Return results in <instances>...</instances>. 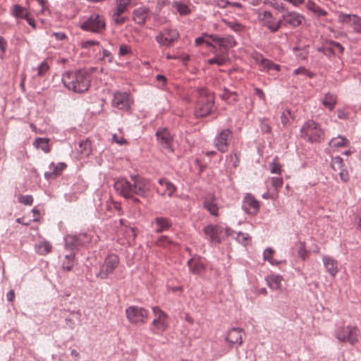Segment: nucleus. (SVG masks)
Wrapping results in <instances>:
<instances>
[{"label": "nucleus", "mask_w": 361, "mask_h": 361, "mask_svg": "<svg viewBox=\"0 0 361 361\" xmlns=\"http://www.w3.org/2000/svg\"><path fill=\"white\" fill-rule=\"evenodd\" d=\"M216 109L214 94L205 87L197 89V102L194 112L195 117H206Z\"/></svg>", "instance_id": "3"}, {"label": "nucleus", "mask_w": 361, "mask_h": 361, "mask_svg": "<svg viewBox=\"0 0 361 361\" xmlns=\"http://www.w3.org/2000/svg\"><path fill=\"white\" fill-rule=\"evenodd\" d=\"M132 181L126 178H120L114 182V187L116 191L126 199H132L133 202H138L139 200L135 195L145 197L149 189L148 181L139 176H131Z\"/></svg>", "instance_id": "1"}, {"label": "nucleus", "mask_w": 361, "mask_h": 361, "mask_svg": "<svg viewBox=\"0 0 361 361\" xmlns=\"http://www.w3.org/2000/svg\"><path fill=\"white\" fill-rule=\"evenodd\" d=\"M132 0H116V8L115 11L118 13H124Z\"/></svg>", "instance_id": "42"}, {"label": "nucleus", "mask_w": 361, "mask_h": 361, "mask_svg": "<svg viewBox=\"0 0 361 361\" xmlns=\"http://www.w3.org/2000/svg\"><path fill=\"white\" fill-rule=\"evenodd\" d=\"M66 164L63 162H59L56 165L52 162L49 165L50 169L54 171V174H55V176L56 177L61 175V172L66 169Z\"/></svg>", "instance_id": "41"}, {"label": "nucleus", "mask_w": 361, "mask_h": 361, "mask_svg": "<svg viewBox=\"0 0 361 361\" xmlns=\"http://www.w3.org/2000/svg\"><path fill=\"white\" fill-rule=\"evenodd\" d=\"M12 14L16 18H23V19L27 18V16L29 15L26 8L24 7H22L21 6H20L18 4H15L13 6V8L12 9Z\"/></svg>", "instance_id": "36"}, {"label": "nucleus", "mask_w": 361, "mask_h": 361, "mask_svg": "<svg viewBox=\"0 0 361 361\" xmlns=\"http://www.w3.org/2000/svg\"><path fill=\"white\" fill-rule=\"evenodd\" d=\"M91 70L80 68L76 71H66L63 73L61 80L63 85L75 93L87 92L91 85Z\"/></svg>", "instance_id": "2"}, {"label": "nucleus", "mask_w": 361, "mask_h": 361, "mask_svg": "<svg viewBox=\"0 0 361 361\" xmlns=\"http://www.w3.org/2000/svg\"><path fill=\"white\" fill-rule=\"evenodd\" d=\"M127 319L132 324H144L148 318V311L138 306H130L126 310Z\"/></svg>", "instance_id": "9"}, {"label": "nucleus", "mask_w": 361, "mask_h": 361, "mask_svg": "<svg viewBox=\"0 0 361 361\" xmlns=\"http://www.w3.org/2000/svg\"><path fill=\"white\" fill-rule=\"evenodd\" d=\"M156 136L159 143L165 149L172 150L171 143L173 141V136L169 131L168 128H163L159 129L156 132Z\"/></svg>", "instance_id": "18"}, {"label": "nucleus", "mask_w": 361, "mask_h": 361, "mask_svg": "<svg viewBox=\"0 0 361 361\" xmlns=\"http://www.w3.org/2000/svg\"><path fill=\"white\" fill-rule=\"evenodd\" d=\"M149 8L142 6L133 11V19L137 24L144 25L149 16Z\"/></svg>", "instance_id": "23"}, {"label": "nucleus", "mask_w": 361, "mask_h": 361, "mask_svg": "<svg viewBox=\"0 0 361 361\" xmlns=\"http://www.w3.org/2000/svg\"><path fill=\"white\" fill-rule=\"evenodd\" d=\"M52 35H53V36L55 37V38L57 40H59V41L63 40L67 38L66 35L64 32H54Z\"/></svg>", "instance_id": "64"}, {"label": "nucleus", "mask_w": 361, "mask_h": 361, "mask_svg": "<svg viewBox=\"0 0 361 361\" xmlns=\"http://www.w3.org/2000/svg\"><path fill=\"white\" fill-rule=\"evenodd\" d=\"M231 4L230 1H225V0H217L215 2V5L218 6L219 8H225L228 5Z\"/></svg>", "instance_id": "63"}, {"label": "nucleus", "mask_w": 361, "mask_h": 361, "mask_svg": "<svg viewBox=\"0 0 361 361\" xmlns=\"http://www.w3.org/2000/svg\"><path fill=\"white\" fill-rule=\"evenodd\" d=\"M232 138L233 131L229 128L224 129L216 135L214 145L219 152L224 153L228 151Z\"/></svg>", "instance_id": "10"}, {"label": "nucleus", "mask_w": 361, "mask_h": 361, "mask_svg": "<svg viewBox=\"0 0 361 361\" xmlns=\"http://www.w3.org/2000/svg\"><path fill=\"white\" fill-rule=\"evenodd\" d=\"M235 240L239 242L240 243L243 244L244 245H246L250 240V237L248 234L244 233L242 232H238L236 235Z\"/></svg>", "instance_id": "51"}, {"label": "nucleus", "mask_w": 361, "mask_h": 361, "mask_svg": "<svg viewBox=\"0 0 361 361\" xmlns=\"http://www.w3.org/2000/svg\"><path fill=\"white\" fill-rule=\"evenodd\" d=\"M130 52V47L126 44H122L120 46L119 48V56H124Z\"/></svg>", "instance_id": "56"}, {"label": "nucleus", "mask_w": 361, "mask_h": 361, "mask_svg": "<svg viewBox=\"0 0 361 361\" xmlns=\"http://www.w3.org/2000/svg\"><path fill=\"white\" fill-rule=\"evenodd\" d=\"M318 51L322 52L325 56L328 57L335 56L334 49L331 46L329 41H328L322 47L318 49Z\"/></svg>", "instance_id": "44"}, {"label": "nucleus", "mask_w": 361, "mask_h": 361, "mask_svg": "<svg viewBox=\"0 0 361 361\" xmlns=\"http://www.w3.org/2000/svg\"><path fill=\"white\" fill-rule=\"evenodd\" d=\"M49 141V140L48 138L37 137L35 140L33 145L36 148L41 149L44 152L49 153L50 152Z\"/></svg>", "instance_id": "32"}, {"label": "nucleus", "mask_w": 361, "mask_h": 361, "mask_svg": "<svg viewBox=\"0 0 361 361\" xmlns=\"http://www.w3.org/2000/svg\"><path fill=\"white\" fill-rule=\"evenodd\" d=\"M359 335V329L352 326L338 327L335 331V336L339 341L349 342L352 345L358 341Z\"/></svg>", "instance_id": "6"}, {"label": "nucleus", "mask_w": 361, "mask_h": 361, "mask_svg": "<svg viewBox=\"0 0 361 361\" xmlns=\"http://www.w3.org/2000/svg\"><path fill=\"white\" fill-rule=\"evenodd\" d=\"M216 45H218L220 49L228 50L236 45V41L233 36L226 35L225 37H220Z\"/></svg>", "instance_id": "25"}, {"label": "nucleus", "mask_w": 361, "mask_h": 361, "mask_svg": "<svg viewBox=\"0 0 361 361\" xmlns=\"http://www.w3.org/2000/svg\"><path fill=\"white\" fill-rule=\"evenodd\" d=\"M273 253H274V250L272 248H271V247L266 248L263 253L264 259V260L270 262L271 264H278L279 262L274 261L271 257V255H273Z\"/></svg>", "instance_id": "48"}, {"label": "nucleus", "mask_w": 361, "mask_h": 361, "mask_svg": "<svg viewBox=\"0 0 361 361\" xmlns=\"http://www.w3.org/2000/svg\"><path fill=\"white\" fill-rule=\"evenodd\" d=\"M298 255L303 259L305 260V258H306V256H307V250L305 249V243H301V245L300 247H299L298 249Z\"/></svg>", "instance_id": "58"}, {"label": "nucleus", "mask_w": 361, "mask_h": 361, "mask_svg": "<svg viewBox=\"0 0 361 361\" xmlns=\"http://www.w3.org/2000/svg\"><path fill=\"white\" fill-rule=\"evenodd\" d=\"M330 44L334 49L335 56H339L344 51V47L338 42L334 40H329Z\"/></svg>", "instance_id": "45"}, {"label": "nucleus", "mask_w": 361, "mask_h": 361, "mask_svg": "<svg viewBox=\"0 0 361 361\" xmlns=\"http://www.w3.org/2000/svg\"><path fill=\"white\" fill-rule=\"evenodd\" d=\"M49 66L46 61L42 62L39 66L37 68V75L38 77H43L45 75L47 72L49 71Z\"/></svg>", "instance_id": "46"}, {"label": "nucleus", "mask_w": 361, "mask_h": 361, "mask_svg": "<svg viewBox=\"0 0 361 361\" xmlns=\"http://www.w3.org/2000/svg\"><path fill=\"white\" fill-rule=\"evenodd\" d=\"M281 171V165L279 163V157H275L270 163V171L271 173L280 175Z\"/></svg>", "instance_id": "40"}, {"label": "nucleus", "mask_w": 361, "mask_h": 361, "mask_svg": "<svg viewBox=\"0 0 361 361\" xmlns=\"http://www.w3.org/2000/svg\"><path fill=\"white\" fill-rule=\"evenodd\" d=\"M348 143L349 141L345 137L339 135L337 137L332 138L329 142V145L333 147L338 148L343 147Z\"/></svg>", "instance_id": "37"}, {"label": "nucleus", "mask_w": 361, "mask_h": 361, "mask_svg": "<svg viewBox=\"0 0 361 361\" xmlns=\"http://www.w3.org/2000/svg\"><path fill=\"white\" fill-rule=\"evenodd\" d=\"M259 203L250 194L247 193L242 201V209L247 214L255 216L259 210Z\"/></svg>", "instance_id": "15"}, {"label": "nucleus", "mask_w": 361, "mask_h": 361, "mask_svg": "<svg viewBox=\"0 0 361 361\" xmlns=\"http://www.w3.org/2000/svg\"><path fill=\"white\" fill-rule=\"evenodd\" d=\"M220 97L228 104H234L238 99L237 93L226 87L224 88L223 92L220 94Z\"/></svg>", "instance_id": "28"}, {"label": "nucleus", "mask_w": 361, "mask_h": 361, "mask_svg": "<svg viewBox=\"0 0 361 361\" xmlns=\"http://www.w3.org/2000/svg\"><path fill=\"white\" fill-rule=\"evenodd\" d=\"M243 334L242 329L233 327L228 331L224 341L230 348H233L235 345L237 346L241 345Z\"/></svg>", "instance_id": "16"}, {"label": "nucleus", "mask_w": 361, "mask_h": 361, "mask_svg": "<svg viewBox=\"0 0 361 361\" xmlns=\"http://www.w3.org/2000/svg\"><path fill=\"white\" fill-rule=\"evenodd\" d=\"M280 20H282V23L284 22L285 25L295 27L302 23L304 17L297 12L291 11L283 14Z\"/></svg>", "instance_id": "20"}, {"label": "nucleus", "mask_w": 361, "mask_h": 361, "mask_svg": "<svg viewBox=\"0 0 361 361\" xmlns=\"http://www.w3.org/2000/svg\"><path fill=\"white\" fill-rule=\"evenodd\" d=\"M271 6L276 10L279 11H282L286 9L285 6L282 3H279L275 0H273V1L271 2Z\"/></svg>", "instance_id": "57"}, {"label": "nucleus", "mask_w": 361, "mask_h": 361, "mask_svg": "<svg viewBox=\"0 0 361 361\" xmlns=\"http://www.w3.org/2000/svg\"><path fill=\"white\" fill-rule=\"evenodd\" d=\"M51 248V245L47 241L41 242L35 245L36 252L42 255H47L50 252Z\"/></svg>", "instance_id": "35"}, {"label": "nucleus", "mask_w": 361, "mask_h": 361, "mask_svg": "<svg viewBox=\"0 0 361 361\" xmlns=\"http://www.w3.org/2000/svg\"><path fill=\"white\" fill-rule=\"evenodd\" d=\"M187 264L190 271L194 274H201L205 270V266L200 260L194 261L192 259H190L188 261Z\"/></svg>", "instance_id": "29"}, {"label": "nucleus", "mask_w": 361, "mask_h": 361, "mask_svg": "<svg viewBox=\"0 0 361 361\" xmlns=\"http://www.w3.org/2000/svg\"><path fill=\"white\" fill-rule=\"evenodd\" d=\"M166 319V314H164L163 316L159 315L158 317H155L152 321V326H154L157 330L164 331L167 328Z\"/></svg>", "instance_id": "30"}, {"label": "nucleus", "mask_w": 361, "mask_h": 361, "mask_svg": "<svg viewBox=\"0 0 361 361\" xmlns=\"http://www.w3.org/2000/svg\"><path fill=\"white\" fill-rule=\"evenodd\" d=\"M18 200L25 205H32L33 203V197L32 195H26L19 197Z\"/></svg>", "instance_id": "53"}, {"label": "nucleus", "mask_w": 361, "mask_h": 361, "mask_svg": "<svg viewBox=\"0 0 361 361\" xmlns=\"http://www.w3.org/2000/svg\"><path fill=\"white\" fill-rule=\"evenodd\" d=\"M65 248L73 252L80 247L85 246L91 241V237L87 233H79L78 235H67L64 238Z\"/></svg>", "instance_id": "7"}, {"label": "nucleus", "mask_w": 361, "mask_h": 361, "mask_svg": "<svg viewBox=\"0 0 361 361\" xmlns=\"http://www.w3.org/2000/svg\"><path fill=\"white\" fill-rule=\"evenodd\" d=\"M332 167L336 170L335 166L337 165L338 168L340 169L342 167L343 165V159L340 157H336L332 159Z\"/></svg>", "instance_id": "60"}, {"label": "nucleus", "mask_w": 361, "mask_h": 361, "mask_svg": "<svg viewBox=\"0 0 361 361\" xmlns=\"http://www.w3.org/2000/svg\"><path fill=\"white\" fill-rule=\"evenodd\" d=\"M80 28L97 34L102 33L106 30L105 18L98 13H92L81 23Z\"/></svg>", "instance_id": "5"}, {"label": "nucleus", "mask_w": 361, "mask_h": 361, "mask_svg": "<svg viewBox=\"0 0 361 361\" xmlns=\"http://www.w3.org/2000/svg\"><path fill=\"white\" fill-rule=\"evenodd\" d=\"M294 75H303L310 78H313L314 73L306 69L305 67H299L293 71Z\"/></svg>", "instance_id": "50"}, {"label": "nucleus", "mask_w": 361, "mask_h": 361, "mask_svg": "<svg viewBox=\"0 0 361 361\" xmlns=\"http://www.w3.org/2000/svg\"><path fill=\"white\" fill-rule=\"evenodd\" d=\"M322 104L329 111H333L337 103V96L331 92H327L322 99Z\"/></svg>", "instance_id": "26"}, {"label": "nucleus", "mask_w": 361, "mask_h": 361, "mask_svg": "<svg viewBox=\"0 0 361 361\" xmlns=\"http://www.w3.org/2000/svg\"><path fill=\"white\" fill-rule=\"evenodd\" d=\"M260 130L262 133H271V127L267 118L259 119Z\"/></svg>", "instance_id": "47"}, {"label": "nucleus", "mask_w": 361, "mask_h": 361, "mask_svg": "<svg viewBox=\"0 0 361 361\" xmlns=\"http://www.w3.org/2000/svg\"><path fill=\"white\" fill-rule=\"evenodd\" d=\"M360 18L361 17L356 14L340 13L338 15V22L352 27L353 30H354Z\"/></svg>", "instance_id": "21"}, {"label": "nucleus", "mask_w": 361, "mask_h": 361, "mask_svg": "<svg viewBox=\"0 0 361 361\" xmlns=\"http://www.w3.org/2000/svg\"><path fill=\"white\" fill-rule=\"evenodd\" d=\"M258 19L264 26L267 27L273 33L277 32L282 25V20L275 22L272 13L269 11L259 13Z\"/></svg>", "instance_id": "12"}, {"label": "nucleus", "mask_w": 361, "mask_h": 361, "mask_svg": "<svg viewBox=\"0 0 361 361\" xmlns=\"http://www.w3.org/2000/svg\"><path fill=\"white\" fill-rule=\"evenodd\" d=\"M283 179L280 177H273L271 178V185L276 190H279L283 185Z\"/></svg>", "instance_id": "54"}, {"label": "nucleus", "mask_w": 361, "mask_h": 361, "mask_svg": "<svg viewBox=\"0 0 361 361\" xmlns=\"http://www.w3.org/2000/svg\"><path fill=\"white\" fill-rule=\"evenodd\" d=\"M152 226L154 233H161L169 231L172 226V221L167 217L159 216L154 219Z\"/></svg>", "instance_id": "17"}, {"label": "nucleus", "mask_w": 361, "mask_h": 361, "mask_svg": "<svg viewBox=\"0 0 361 361\" xmlns=\"http://www.w3.org/2000/svg\"><path fill=\"white\" fill-rule=\"evenodd\" d=\"M204 207L210 213V214L217 216L219 215V207L216 199L214 197L207 198L204 202Z\"/></svg>", "instance_id": "27"}, {"label": "nucleus", "mask_w": 361, "mask_h": 361, "mask_svg": "<svg viewBox=\"0 0 361 361\" xmlns=\"http://www.w3.org/2000/svg\"><path fill=\"white\" fill-rule=\"evenodd\" d=\"M281 281L282 277L281 276H273L268 281L269 286L274 290L280 289L281 286Z\"/></svg>", "instance_id": "38"}, {"label": "nucleus", "mask_w": 361, "mask_h": 361, "mask_svg": "<svg viewBox=\"0 0 361 361\" xmlns=\"http://www.w3.org/2000/svg\"><path fill=\"white\" fill-rule=\"evenodd\" d=\"M99 42L96 40H87L82 43V47L84 49H89L91 46L99 45Z\"/></svg>", "instance_id": "59"}, {"label": "nucleus", "mask_w": 361, "mask_h": 361, "mask_svg": "<svg viewBox=\"0 0 361 361\" xmlns=\"http://www.w3.org/2000/svg\"><path fill=\"white\" fill-rule=\"evenodd\" d=\"M301 137L309 142H321L324 138V131L313 120L306 121L300 128Z\"/></svg>", "instance_id": "4"}, {"label": "nucleus", "mask_w": 361, "mask_h": 361, "mask_svg": "<svg viewBox=\"0 0 361 361\" xmlns=\"http://www.w3.org/2000/svg\"><path fill=\"white\" fill-rule=\"evenodd\" d=\"M208 63L209 64H217L219 66H222L225 63V59L221 56H215L214 58L209 59L208 60Z\"/></svg>", "instance_id": "55"}, {"label": "nucleus", "mask_w": 361, "mask_h": 361, "mask_svg": "<svg viewBox=\"0 0 361 361\" xmlns=\"http://www.w3.org/2000/svg\"><path fill=\"white\" fill-rule=\"evenodd\" d=\"M179 37V32L176 29L165 28L156 37L157 42L164 47L171 46Z\"/></svg>", "instance_id": "11"}, {"label": "nucleus", "mask_w": 361, "mask_h": 361, "mask_svg": "<svg viewBox=\"0 0 361 361\" xmlns=\"http://www.w3.org/2000/svg\"><path fill=\"white\" fill-rule=\"evenodd\" d=\"M306 8L316 14L317 16H325L327 13L326 11L320 8L318 5L312 1H308L306 3Z\"/></svg>", "instance_id": "34"}, {"label": "nucleus", "mask_w": 361, "mask_h": 361, "mask_svg": "<svg viewBox=\"0 0 361 361\" xmlns=\"http://www.w3.org/2000/svg\"><path fill=\"white\" fill-rule=\"evenodd\" d=\"M119 257L115 254L108 255L104 259V262L100 266L99 272L96 276L101 279H105L108 276L112 274L119 264Z\"/></svg>", "instance_id": "8"}, {"label": "nucleus", "mask_w": 361, "mask_h": 361, "mask_svg": "<svg viewBox=\"0 0 361 361\" xmlns=\"http://www.w3.org/2000/svg\"><path fill=\"white\" fill-rule=\"evenodd\" d=\"M123 13H118V11H115L112 14V18L116 24L123 25L126 22V18L121 16Z\"/></svg>", "instance_id": "49"}, {"label": "nucleus", "mask_w": 361, "mask_h": 361, "mask_svg": "<svg viewBox=\"0 0 361 361\" xmlns=\"http://www.w3.org/2000/svg\"><path fill=\"white\" fill-rule=\"evenodd\" d=\"M131 99L128 93L126 92H116L114 94L112 100L113 106L123 111L130 109Z\"/></svg>", "instance_id": "14"}, {"label": "nucleus", "mask_w": 361, "mask_h": 361, "mask_svg": "<svg viewBox=\"0 0 361 361\" xmlns=\"http://www.w3.org/2000/svg\"><path fill=\"white\" fill-rule=\"evenodd\" d=\"M125 233L127 235L128 240H135L137 236L136 228L135 227H127Z\"/></svg>", "instance_id": "52"}, {"label": "nucleus", "mask_w": 361, "mask_h": 361, "mask_svg": "<svg viewBox=\"0 0 361 361\" xmlns=\"http://www.w3.org/2000/svg\"><path fill=\"white\" fill-rule=\"evenodd\" d=\"M255 60L256 62L260 65L261 71H269L271 70V65L273 63L272 61L264 58L262 54L257 56Z\"/></svg>", "instance_id": "33"}, {"label": "nucleus", "mask_w": 361, "mask_h": 361, "mask_svg": "<svg viewBox=\"0 0 361 361\" xmlns=\"http://www.w3.org/2000/svg\"><path fill=\"white\" fill-rule=\"evenodd\" d=\"M155 244L159 247H167L170 245H174V243L171 240H170L168 236L161 235L159 238H158Z\"/></svg>", "instance_id": "43"}, {"label": "nucleus", "mask_w": 361, "mask_h": 361, "mask_svg": "<svg viewBox=\"0 0 361 361\" xmlns=\"http://www.w3.org/2000/svg\"><path fill=\"white\" fill-rule=\"evenodd\" d=\"M102 57H103V59H107V61L109 63H111L113 61L114 58L111 55V53L107 49H103Z\"/></svg>", "instance_id": "62"}, {"label": "nucleus", "mask_w": 361, "mask_h": 361, "mask_svg": "<svg viewBox=\"0 0 361 361\" xmlns=\"http://www.w3.org/2000/svg\"><path fill=\"white\" fill-rule=\"evenodd\" d=\"M176 190V187L172 183L169 182L166 178H159L158 180L157 192L160 195H167L171 197Z\"/></svg>", "instance_id": "19"}, {"label": "nucleus", "mask_w": 361, "mask_h": 361, "mask_svg": "<svg viewBox=\"0 0 361 361\" xmlns=\"http://www.w3.org/2000/svg\"><path fill=\"white\" fill-rule=\"evenodd\" d=\"M322 261L326 270L331 276H335L338 272V261L328 255H324Z\"/></svg>", "instance_id": "22"}, {"label": "nucleus", "mask_w": 361, "mask_h": 361, "mask_svg": "<svg viewBox=\"0 0 361 361\" xmlns=\"http://www.w3.org/2000/svg\"><path fill=\"white\" fill-rule=\"evenodd\" d=\"M75 257V252H71L70 254H67L62 262V269L66 271H71L74 266Z\"/></svg>", "instance_id": "31"}, {"label": "nucleus", "mask_w": 361, "mask_h": 361, "mask_svg": "<svg viewBox=\"0 0 361 361\" xmlns=\"http://www.w3.org/2000/svg\"><path fill=\"white\" fill-rule=\"evenodd\" d=\"M203 232L205 235V238L208 240L211 244L216 245L221 243V236L223 232L221 226L209 224L203 228Z\"/></svg>", "instance_id": "13"}, {"label": "nucleus", "mask_w": 361, "mask_h": 361, "mask_svg": "<svg viewBox=\"0 0 361 361\" xmlns=\"http://www.w3.org/2000/svg\"><path fill=\"white\" fill-rule=\"evenodd\" d=\"M173 6L176 8L180 16H186L190 14L191 12L190 9L186 4L180 2H173Z\"/></svg>", "instance_id": "39"}, {"label": "nucleus", "mask_w": 361, "mask_h": 361, "mask_svg": "<svg viewBox=\"0 0 361 361\" xmlns=\"http://www.w3.org/2000/svg\"><path fill=\"white\" fill-rule=\"evenodd\" d=\"M112 140L120 145H125L127 143V141L126 139H124L123 137H118L117 135L114 134L112 137Z\"/></svg>", "instance_id": "61"}, {"label": "nucleus", "mask_w": 361, "mask_h": 361, "mask_svg": "<svg viewBox=\"0 0 361 361\" xmlns=\"http://www.w3.org/2000/svg\"><path fill=\"white\" fill-rule=\"evenodd\" d=\"M221 21L237 35H240L245 31V26L235 19L230 20L224 18Z\"/></svg>", "instance_id": "24"}]
</instances>
